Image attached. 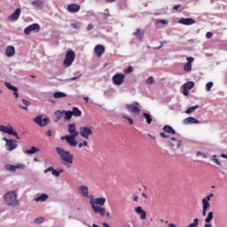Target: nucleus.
<instances>
[{
    "instance_id": "nucleus-1",
    "label": "nucleus",
    "mask_w": 227,
    "mask_h": 227,
    "mask_svg": "<svg viewBox=\"0 0 227 227\" xmlns=\"http://www.w3.org/2000/svg\"><path fill=\"white\" fill-rule=\"evenodd\" d=\"M67 130L70 135L61 137V141H65L66 139L67 143H68L70 146H77L78 143L77 140H75V137L79 136L80 131H77V126H75V123L69 124Z\"/></svg>"
},
{
    "instance_id": "nucleus-2",
    "label": "nucleus",
    "mask_w": 227,
    "mask_h": 227,
    "mask_svg": "<svg viewBox=\"0 0 227 227\" xmlns=\"http://www.w3.org/2000/svg\"><path fill=\"white\" fill-rule=\"evenodd\" d=\"M106 205V198H96L95 200H90V206L94 214H99L101 217L106 215V207H102Z\"/></svg>"
},
{
    "instance_id": "nucleus-3",
    "label": "nucleus",
    "mask_w": 227,
    "mask_h": 227,
    "mask_svg": "<svg viewBox=\"0 0 227 227\" xmlns=\"http://www.w3.org/2000/svg\"><path fill=\"white\" fill-rule=\"evenodd\" d=\"M4 200L8 207H19L20 202L17 200V191L8 192L4 194Z\"/></svg>"
},
{
    "instance_id": "nucleus-4",
    "label": "nucleus",
    "mask_w": 227,
    "mask_h": 227,
    "mask_svg": "<svg viewBox=\"0 0 227 227\" xmlns=\"http://www.w3.org/2000/svg\"><path fill=\"white\" fill-rule=\"evenodd\" d=\"M55 150L61 160H64V162L67 164H74V154L70 153L69 151H65V149L61 147H56Z\"/></svg>"
},
{
    "instance_id": "nucleus-5",
    "label": "nucleus",
    "mask_w": 227,
    "mask_h": 227,
    "mask_svg": "<svg viewBox=\"0 0 227 227\" xmlns=\"http://www.w3.org/2000/svg\"><path fill=\"white\" fill-rule=\"evenodd\" d=\"M75 59V52L74 51L69 50L66 53V59L63 61V66L67 67H72V63Z\"/></svg>"
},
{
    "instance_id": "nucleus-6",
    "label": "nucleus",
    "mask_w": 227,
    "mask_h": 227,
    "mask_svg": "<svg viewBox=\"0 0 227 227\" xmlns=\"http://www.w3.org/2000/svg\"><path fill=\"white\" fill-rule=\"evenodd\" d=\"M79 134L83 139H90V137L93 136V127L82 126Z\"/></svg>"
},
{
    "instance_id": "nucleus-7",
    "label": "nucleus",
    "mask_w": 227,
    "mask_h": 227,
    "mask_svg": "<svg viewBox=\"0 0 227 227\" xmlns=\"http://www.w3.org/2000/svg\"><path fill=\"white\" fill-rule=\"evenodd\" d=\"M0 132H3L4 134H8L9 136H14L16 139H20V137L17 134V131H14L13 127L12 126L0 125Z\"/></svg>"
},
{
    "instance_id": "nucleus-8",
    "label": "nucleus",
    "mask_w": 227,
    "mask_h": 227,
    "mask_svg": "<svg viewBox=\"0 0 227 227\" xmlns=\"http://www.w3.org/2000/svg\"><path fill=\"white\" fill-rule=\"evenodd\" d=\"M139 103L137 101H135L132 104H127L126 109L129 111V113H131V114H139L141 113V109L138 108Z\"/></svg>"
},
{
    "instance_id": "nucleus-9",
    "label": "nucleus",
    "mask_w": 227,
    "mask_h": 227,
    "mask_svg": "<svg viewBox=\"0 0 227 227\" xmlns=\"http://www.w3.org/2000/svg\"><path fill=\"white\" fill-rule=\"evenodd\" d=\"M112 81L115 86H121L125 82V74L117 73L112 77Z\"/></svg>"
},
{
    "instance_id": "nucleus-10",
    "label": "nucleus",
    "mask_w": 227,
    "mask_h": 227,
    "mask_svg": "<svg viewBox=\"0 0 227 227\" xmlns=\"http://www.w3.org/2000/svg\"><path fill=\"white\" fill-rule=\"evenodd\" d=\"M4 141H5V148L9 152H12V150H15V148H17V141L8 138H4Z\"/></svg>"
},
{
    "instance_id": "nucleus-11",
    "label": "nucleus",
    "mask_w": 227,
    "mask_h": 227,
    "mask_svg": "<svg viewBox=\"0 0 227 227\" xmlns=\"http://www.w3.org/2000/svg\"><path fill=\"white\" fill-rule=\"evenodd\" d=\"M35 123L39 125V127H46V125L51 121L49 118H43L42 119L41 116H36L34 119Z\"/></svg>"
},
{
    "instance_id": "nucleus-12",
    "label": "nucleus",
    "mask_w": 227,
    "mask_h": 227,
    "mask_svg": "<svg viewBox=\"0 0 227 227\" xmlns=\"http://www.w3.org/2000/svg\"><path fill=\"white\" fill-rule=\"evenodd\" d=\"M20 8H17L15 12L7 18V20L11 22H17V20H19V18L20 17Z\"/></svg>"
},
{
    "instance_id": "nucleus-13",
    "label": "nucleus",
    "mask_w": 227,
    "mask_h": 227,
    "mask_svg": "<svg viewBox=\"0 0 227 227\" xmlns=\"http://www.w3.org/2000/svg\"><path fill=\"white\" fill-rule=\"evenodd\" d=\"M186 64L184 66V72H191L192 70V63H194L193 57H187L186 58Z\"/></svg>"
},
{
    "instance_id": "nucleus-14",
    "label": "nucleus",
    "mask_w": 227,
    "mask_h": 227,
    "mask_svg": "<svg viewBox=\"0 0 227 227\" xmlns=\"http://www.w3.org/2000/svg\"><path fill=\"white\" fill-rule=\"evenodd\" d=\"M178 24H183V26H192V24H196V20L192 18H181L178 20Z\"/></svg>"
},
{
    "instance_id": "nucleus-15",
    "label": "nucleus",
    "mask_w": 227,
    "mask_h": 227,
    "mask_svg": "<svg viewBox=\"0 0 227 227\" xmlns=\"http://www.w3.org/2000/svg\"><path fill=\"white\" fill-rule=\"evenodd\" d=\"M6 171H10L11 173H14V171H17V169H24L23 164H18V165H5Z\"/></svg>"
},
{
    "instance_id": "nucleus-16",
    "label": "nucleus",
    "mask_w": 227,
    "mask_h": 227,
    "mask_svg": "<svg viewBox=\"0 0 227 227\" xmlns=\"http://www.w3.org/2000/svg\"><path fill=\"white\" fill-rule=\"evenodd\" d=\"M81 11V5L77 4H70L67 5V12L69 13H77Z\"/></svg>"
},
{
    "instance_id": "nucleus-17",
    "label": "nucleus",
    "mask_w": 227,
    "mask_h": 227,
    "mask_svg": "<svg viewBox=\"0 0 227 227\" xmlns=\"http://www.w3.org/2000/svg\"><path fill=\"white\" fill-rule=\"evenodd\" d=\"M31 31H40V25L32 24L25 28L24 33L25 35H31Z\"/></svg>"
},
{
    "instance_id": "nucleus-18",
    "label": "nucleus",
    "mask_w": 227,
    "mask_h": 227,
    "mask_svg": "<svg viewBox=\"0 0 227 227\" xmlns=\"http://www.w3.org/2000/svg\"><path fill=\"white\" fill-rule=\"evenodd\" d=\"M94 52L98 58H102V54L106 52V48L102 44H98L94 48Z\"/></svg>"
},
{
    "instance_id": "nucleus-19",
    "label": "nucleus",
    "mask_w": 227,
    "mask_h": 227,
    "mask_svg": "<svg viewBox=\"0 0 227 227\" xmlns=\"http://www.w3.org/2000/svg\"><path fill=\"white\" fill-rule=\"evenodd\" d=\"M168 143L172 146V148H174V146H176V148H180L182 146V140H178L176 137H170Z\"/></svg>"
},
{
    "instance_id": "nucleus-20",
    "label": "nucleus",
    "mask_w": 227,
    "mask_h": 227,
    "mask_svg": "<svg viewBox=\"0 0 227 227\" xmlns=\"http://www.w3.org/2000/svg\"><path fill=\"white\" fill-rule=\"evenodd\" d=\"M4 86H6V88H8V90H10L11 91H13L15 98L19 97V89L17 87L12 85V83L9 82H6L4 83Z\"/></svg>"
},
{
    "instance_id": "nucleus-21",
    "label": "nucleus",
    "mask_w": 227,
    "mask_h": 227,
    "mask_svg": "<svg viewBox=\"0 0 227 227\" xmlns=\"http://www.w3.org/2000/svg\"><path fill=\"white\" fill-rule=\"evenodd\" d=\"M135 212L136 214H138V215H140V219L142 221H145V219H146V211H145L142 207H135Z\"/></svg>"
},
{
    "instance_id": "nucleus-22",
    "label": "nucleus",
    "mask_w": 227,
    "mask_h": 227,
    "mask_svg": "<svg viewBox=\"0 0 227 227\" xmlns=\"http://www.w3.org/2000/svg\"><path fill=\"white\" fill-rule=\"evenodd\" d=\"M51 171L54 176H59L63 173V169L56 170L53 167H49L44 170V173H49Z\"/></svg>"
},
{
    "instance_id": "nucleus-23",
    "label": "nucleus",
    "mask_w": 227,
    "mask_h": 227,
    "mask_svg": "<svg viewBox=\"0 0 227 227\" xmlns=\"http://www.w3.org/2000/svg\"><path fill=\"white\" fill-rule=\"evenodd\" d=\"M5 56H7V58H13V56H15V47L7 46L5 50Z\"/></svg>"
},
{
    "instance_id": "nucleus-24",
    "label": "nucleus",
    "mask_w": 227,
    "mask_h": 227,
    "mask_svg": "<svg viewBox=\"0 0 227 227\" xmlns=\"http://www.w3.org/2000/svg\"><path fill=\"white\" fill-rule=\"evenodd\" d=\"M54 116L56 118V123H58V121H59V120H61V118L65 117V110H57L54 112Z\"/></svg>"
},
{
    "instance_id": "nucleus-25",
    "label": "nucleus",
    "mask_w": 227,
    "mask_h": 227,
    "mask_svg": "<svg viewBox=\"0 0 227 227\" xmlns=\"http://www.w3.org/2000/svg\"><path fill=\"white\" fill-rule=\"evenodd\" d=\"M162 129L164 130V132H167V134H171L172 136H175V134H176V130H175V129H173V127L169 125H165Z\"/></svg>"
},
{
    "instance_id": "nucleus-26",
    "label": "nucleus",
    "mask_w": 227,
    "mask_h": 227,
    "mask_svg": "<svg viewBox=\"0 0 227 227\" xmlns=\"http://www.w3.org/2000/svg\"><path fill=\"white\" fill-rule=\"evenodd\" d=\"M37 152H40V149L35 146H32L30 149L25 150L24 153H27V155H33L37 153Z\"/></svg>"
},
{
    "instance_id": "nucleus-27",
    "label": "nucleus",
    "mask_w": 227,
    "mask_h": 227,
    "mask_svg": "<svg viewBox=\"0 0 227 227\" xmlns=\"http://www.w3.org/2000/svg\"><path fill=\"white\" fill-rule=\"evenodd\" d=\"M88 191H89L88 186H86V185H82L80 187V194L82 196H83V198H88V196H89Z\"/></svg>"
},
{
    "instance_id": "nucleus-28",
    "label": "nucleus",
    "mask_w": 227,
    "mask_h": 227,
    "mask_svg": "<svg viewBox=\"0 0 227 227\" xmlns=\"http://www.w3.org/2000/svg\"><path fill=\"white\" fill-rule=\"evenodd\" d=\"M145 35V33L141 31V29L137 28L136 32L133 33V36H136L137 40H143V36Z\"/></svg>"
},
{
    "instance_id": "nucleus-29",
    "label": "nucleus",
    "mask_w": 227,
    "mask_h": 227,
    "mask_svg": "<svg viewBox=\"0 0 227 227\" xmlns=\"http://www.w3.org/2000/svg\"><path fill=\"white\" fill-rule=\"evenodd\" d=\"M184 123H185V125H189L191 123H200V121H198V119H196L194 117H188V118L184 119Z\"/></svg>"
},
{
    "instance_id": "nucleus-30",
    "label": "nucleus",
    "mask_w": 227,
    "mask_h": 227,
    "mask_svg": "<svg viewBox=\"0 0 227 227\" xmlns=\"http://www.w3.org/2000/svg\"><path fill=\"white\" fill-rule=\"evenodd\" d=\"M210 207V203H207V200H204V206H202V215L203 217L207 216V210Z\"/></svg>"
},
{
    "instance_id": "nucleus-31",
    "label": "nucleus",
    "mask_w": 227,
    "mask_h": 227,
    "mask_svg": "<svg viewBox=\"0 0 227 227\" xmlns=\"http://www.w3.org/2000/svg\"><path fill=\"white\" fill-rule=\"evenodd\" d=\"M46 200H49V195L43 193L40 196H38L37 198L35 199V201H45Z\"/></svg>"
},
{
    "instance_id": "nucleus-32",
    "label": "nucleus",
    "mask_w": 227,
    "mask_h": 227,
    "mask_svg": "<svg viewBox=\"0 0 227 227\" xmlns=\"http://www.w3.org/2000/svg\"><path fill=\"white\" fill-rule=\"evenodd\" d=\"M32 6H35V8H42V6H43V1H42V0H34L32 2Z\"/></svg>"
},
{
    "instance_id": "nucleus-33",
    "label": "nucleus",
    "mask_w": 227,
    "mask_h": 227,
    "mask_svg": "<svg viewBox=\"0 0 227 227\" xmlns=\"http://www.w3.org/2000/svg\"><path fill=\"white\" fill-rule=\"evenodd\" d=\"M144 118L146 120L147 125H152V115L150 114L144 113L143 114Z\"/></svg>"
},
{
    "instance_id": "nucleus-34",
    "label": "nucleus",
    "mask_w": 227,
    "mask_h": 227,
    "mask_svg": "<svg viewBox=\"0 0 227 227\" xmlns=\"http://www.w3.org/2000/svg\"><path fill=\"white\" fill-rule=\"evenodd\" d=\"M212 219H214V212L209 211L207 216L205 218V223H212Z\"/></svg>"
},
{
    "instance_id": "nucleus-35",
    "label": "nucleus",
    "mask_w": 227,
    "mask_h": 227,
    "mask_svg": "<svg viewBox=\"0 0 227 227\" xmlns=\"http://www.w3.org/2000/svg\"><path fill=\"white\" fill-rule=\"evenodd\" d=\"M71 113L73 114V116H82V112H81L80 109L77 107H73V111Z\"/></svg>"
},
{
    "instance_id": "nucleus-36",
    "label": "nucleus",
    "mask_w": 227,
    "mask_h": 227,
    "mask_svg": "<svg viewBox=\"0 0 227 227\" xmlns=\"http://www.w3.org/2000/svg\"><path fill=\"white\" fill-rule=\"evenodd\" d=\"M183 88L191 91V90L194 88V82H188L184 83Z\"/></svg>"
},
{
    "instance_id": "nucleus-37",
    "label": "nucleus",
    "mask_w": 227,
    "mask_h": 227,
    "mask_svg": "<svg viewBox=\"0 0 227 227\" xmlns=\"http://www.w3.org/2000/svg\"><path fill=\"white\" fill-rule=\"evenodd\" d=\"M53 97L54 98H65V97H67V93L58 91L53 94Z\"/></svg>"
},
{
    "instance_id": "nucleus-38",
    "label": "nucleus",
    "mask_w": 227,
    "mask_h": 227,
    "mask_svg": "<svg viewBox=\"0 0 227 227\" xmlns=\"http://www.w3.org/2000/svg\"><path fill=\"white\" fill-rule=\"evenodd\" d=\"M72 111H65L64 113V120H72L73 117Z\"/></svg>"
},
{
    "instance_id": "nucleus-39",
    "label": "nucleus",
    "mask_w": 227,
    "mask_h": 227,
    "mask_svg": "<svg viewBox=\"0 0 227 227\" xmlns=\"http://www.w3.org/2000/svg\"><path fill=\"white\" fill-rule=\"evenodd\" d=\"M212 198H214V193H210L206 198L202 199V206H205V202L204 201H206L207 203H210L208 201H210V200H212Z\"/></svg>"
},
{
    "instance_id": "nucleus-40",
    "label": "nucleus",
    "mask_w": 227,
    "mask_h": 227,
    "mask_svg": "<svg viewBox=\"0 0 227 227\" xmlns=\"http://www.w3.org/2000/svg\"><path fill=\"white\" fill-rule=\"evenodd\" d=\"M199 108H200V106L196 105V106H194L189 107V108L185 111V113H186V114H191V113H192L193 111H196V109H199Z\"/></svg>"
},
{
    "instance_id": "nucleus-41",
    "label": "nucleus",
    "mask_w": 227,
    "mask_h": 227,
    "mask_svg": "<svg viewBox=\"0 0 227 227\" xmlns=\"http://www.w3.org/2000/svg\"><path fill=\"white\" fill-rule=\"evenodd\" d=\"M212 86H214V82H208L206 84L207 91H210V90H212Z\"/></svg>"
},
{
    "instance_id": "nucleus-42",
    "label": "nucleus",
    "mask_w": 227,
    "mask_h": 227,
    "mask_svg": "<svg viewBox=\"0 0 227 227\" xmlns=\"http://www.w3.org/2000/svg\"><path fill=\"white\" fill-rule=\"evenodd\" d=\"M211 160H214V162H215V164H217L218 166H221V161H219V160H217V156L215 154L213 155Z\"/></svg>"
},
{
    "instance_id": "nucleus-43",
    "label": "nucleus",
    "mask_w": 227,
    "mask_h": 227,
    "mask_svg": "<svg viewBox=\"0 0 227 227\" xmlns=\"http://www.w3.org/2000/svg\"><path fill=\"white\" fill-rule=\"evenodd\" d=\"M44 219L43 217H39V218H36L34 223H35V224H42V223H43Z\"/></svg>"
},
{
    "instance_id": "nucleus-44",
    "label": "nucleus",
    "mask_w": 227,
    "mask_h": 227,
    "mask_svg": "<svg viewBox=\"0 0 227 227\" xmlns=\"http://www.w3.org/2000/svg\"><path fill=\"white\" fill-rule=\"evenodd\" d=\"M123 118L125 120H128L129 125H133L134 124V119L130 118V117H128V116H123Z\"/></svg>"
},
{
    "instance_id": "nucleus-45",
    "label": "nucleus",
    "mask_w": 227,
    "mask_h": 227,
    "mask_svg": "<svg viewBox=\"0 0 227 227\" xmlns=\"http://www.w3.org/2000/svg\"><path fill=\"white\" fill-rule=\"evenodd\" d=\"M146 84H153L154 80L153 76H150L146 81H145Z\"/></svg>"
},
{
    "instance_id": "nucleus-46",
    "label": "nucleus",
    "mask_w": 227,
    "mask_h": 227,
    "mask_svg": "<svg viewBox=\"0 0 227 227\" xmlns=\"http://www.w3.org/2000/svg\"><path fill=\"white\" fill-rule=\"evenodd\" d=\"M133 70L134 69L132 68V67L129 66L127 69L124 70V74H131Z\"/></svg>"
},
{
    "instance_id": "nucleus-47",
    "label": "nucleus",
    "mask_w": 227,
    "mask_h": 227,
    "mask_svg": "<svg viewBox=\"0 0 227 227\" xmlns=\"http://www.w3.org/2000/svg\"><path fill=\"white\" fill-rule=\"evenodd\" d=\"M82 77V74H79L78 76L71 77L67 81H77V79Z\"/></svg>"
},
{
    "instance_id": "nucleus-48",
    "label": "nucleus",
    "mask_w": 227,
    "mask_h": 227,
    "mask_svg": "<svg viewBox=\"0 0 227 227\" xmlns=\"http://www.w3.org/2000/svg\"><path fill=\"white\" fill-rule=\"evenodd\" d=\"M160 137H163L164 139L169 138V135H167L165 132L160 133Z\"/></svg>"
},
{
    "instance_id": "nucleus-49",
    "label": "nucleus",
    "mask_w": 227,
    "mask_h": 227,
    "mask_svg": "<svg viewBox=\"0 0 227 227\" xmlns=\"http://www.w3.org/2000/svg\"><path fill=\"white\" fill-rule=\"evenodd\" d=\"M189 90L185 89L184 87H183V95H184V97H187V95H189Z\"/></svg>"
},
{
    "instance_id": "nucleus-50",
    "label": "nucleus",
    "mask_w": 227,
    "mask_h": 227,
    "mask_svg": "<svg viewBox=\"0 0 227 227\" xmlns=\"http://www.w3.org/2000/svg\"><path fill=\"white\" fill-rule=\"evenodd\" d=\"M212 36H214V33H212V32H207V33L206 34V38H207L208 40H209L210 38H212Z\"/></svg>"
},
{
    "instance_id": "nucleus-51",
    "label": "nucleus",
    "mask_w": 227,
    "mask_h": 227,
    "mask_svg": "<svg viewBox=\"0 0 227 227\" xmlns=\"http://www.w3.org/2000/svg\"><path fill=\"white\" fill-rule=\"evenodd\" d=\"M24 106H31V102H29L28 100L23 99L22 100Z\"/></svg>"
},
{
    "instance_id": "nucleus-52",
    "label": "nucleus",
    "mask_w": 227,
    "mask_h": 227,
    "mask_svg": "<svg viewBox=\"0 0 227 227\" xmlns=\"http://www.w3.org/2000/svg\"><path fill=\"white\" fill-rule=\"evenodd\" d=\"M93 29V24L90 23L88 26H87V31H92Z\"/></svg>"
},
{
    "instance_id": "nucleus-53",
    "label": "nucleus",
    "mask_w": 227,
    "mask_h": 227,
    "mask_svg": "<svg viewBox=\"0 0 227 227\" xmlns=\"http://www.w3.org/2000/svg\"><path fill=\"white\" fill-rule=\"evenodd\" d=\"M158 22L160 24H168V20H160Z\"/></svg>"
},
{
    "instance_id": "nucleus-54",
    "label": "nucleus",
    "mask_w": 227,
    "mask_h": 227,
    "mask_svg": "<svg viewBox=\"0 0 227 227\" xmlns=\"http://www.w3.org/2000/svg\"><path fill=\"white\" fill-rule=\"evenodd\" d=\"M46 136H48L49 137H51L52 136V131L51 129H49L47 132H46Z\"/></svg>"
},
{
    "instance_id": "nucleus-55",
    "label": "nucleus",
    "mask_w": 227,
    "mask_h": 227,
    "mask_svg": "<svg viewBox=\"0 0 227 227\" xmlns=\"http://www.w3.org/2000/svg\"><path fill=\"white\" fill-rule=\"evenodd\" d=\"M102 226H103V227H111V226H109V223H102Z\"/></svg>"
},
{
    "instance_id": "nucleus-56",
    "label": "nucleus",
    "mask_w": 227,
    "mask_h": 227,
    "mask_svg": "<svg viewBox=\"0 0 227 227\" xmlns=\"http://www.w3.org/2000/svg\"><path fill=\"white\" fill-rule=\"evenodd\" d=\"M178 8H180V4L174 5L173 10H178Z\"/></svg>"
},
{
    "instance_id": "nucleus-57",
    "label": "nucleus",
    "mask_w": 227,
    "mask_h": 227,
    "mask_svg": "<svg viewBox=\"0 0 227 227\" xmlns=\"http://www.w3.org/2000/svg\"><path fill=\"white\" fill-rule=\"evenodd\" d=\"M83 146H88V141L84 140L83 142H82Z\"/></svg>"
},
{
    "instance_id": "nucleus-58",
    "label": "nucleus",
    "mask_w": 227,
    "mask_h": 227,
    "mask_svg": "<svg viewBox=\"0 0 227 227\" xmlns=\"http://www.w3.org/2000/svg\"><path fill=\"white\" fill-rule=\"evenodd\" d=\"M138 200H139V197H137V196H134V198H133V201H138Z\"/></svg>"
},
{
    "instance_id": "nucleus-59",
    "label": "nucleus",
    "mask_w": 227,
    "mask_h": 227,
    "mask_svg": "<svg viewBox=\"0 0 227 227\" xmlns=\"http://www.w3.org/2000/svg\"><path fill=\"white\" fill-rule=\"evenodd\" d=\"M82 146H84V145L82 144V142L78 144V148H82Z\"/></svg>"
},
{
    "instance_id": "nucleus-60",
    "label": "nucleus",
    "mask_w": 227,
    "mask_h": 227,
    "mask_svg": "<svg viewBox=\"0 0 227 227\" xmlns=\"http://www.w3.org/2000/svg\"><path fill=\"white\" fill-rule=\"evenodd\" d=\"M20 107H21V109H24V111H27V106H22L20 105Z\"/></svg>"
},
{
    "instance_id": "nucleus-61",
    "label": "nucleus",
    "mask_w": 227,
    "mask_h": 227,
    "mask_svg": "<svg viewBox=\"0 0 227 227\" xmlns=\"http://www.w3.org/2000/svg\"><path fill=\"white\" fill-rule=\"evenodd\" d=\"M196 155H197V157H200V155H203V153L199 151V152H197Z\"/></svg>"
},
{
    "instance_id": "nucleus-62",
    "label": "nucleus",
    "mask_w": 227,
    "mask_h": 227,
    "mask_svg": "<svg viewBox=\"0 0 227 227\" xmlns=\"http://www.w3.org/2000/svg\"><path fill=\"white\" fill-rule=\"evenodd\" d=\"M168 227H176L175 223H168Z\"/></svg>"
},
{
    "instance_id": "nucleus-63",
    "label": "nucleus",
    "mask_w": 227,
    "mask_h": 227,
    "mask_svg": "<svg viewBox=\"0 0 227 227\" xmlns=\"http://www.w3.org/2000/svg\"><path fill=\"white\" fill-rule=\"evenodd\" d=\"M83 100H85V102H89V100H90V98H88V97H85V98H83Z\"/></svg>"
},
{
    "instance_id": "nucleus-64",
    "label": "nucleus",
    "mask_w": 227,
    "mask_h": 227,
    "mask_svg": "<svg viewBox=\"0 0 227 227\" xmlns=\"http://www.w3.org/2000/svg\"><path fill=\"white\" fill-rule=\"evenodd\" d=\"M204 227H212V224H210V223H206V224L204 225Z\"/></svg>"
}]
</instances>
